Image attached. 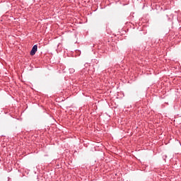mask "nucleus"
<instances>
[{
	"mask_svg": "<svg viewBox=\"0 0 181 181\" xmlns=\"http://www.w3.org/2000/svg\"><path fill=\"white\" fill-rule=\"evenodd\" d=\"M72 71H74V69H71Z\"/></svg>",
	"mask_w": 181,
	"mask_h": 181,
	"instance_id": "obj_2",
	"label": "nucleus"
},
{
	"mask_svg": "<svg viewBox=\"0 0 181 181\" xmlns=\"http://www.w3.org/2000/svg\"><path fill=\"white\" fill-rule=\"evenodd\" d=\"M37 52V45H34L32 48V50L30 51V55L35 56Z\"/></svg>",
	"mask_w": 181,
	"mask_h": 181,
	"instance_id": "obj_1",
	"label": "nucleus"
}]
</instances>
